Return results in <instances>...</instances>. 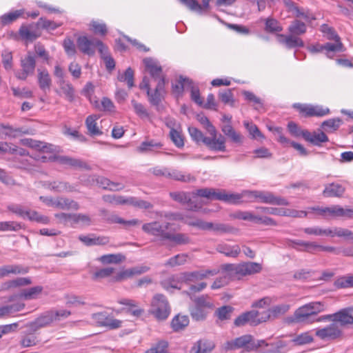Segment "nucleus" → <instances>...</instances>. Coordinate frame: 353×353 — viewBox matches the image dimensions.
<instances>
[{"instance_id":"1","label":"nucleus","mask_w":353,"mask_h":353,"mask_svg":"<svg viewBox=\"0 0 353 353\" xmlns=\"http://www.w3.org/2000/svg\"><path fill=\"white\" fill-rule=\"evenodd\" d=\"M188 132L192 140L196 143L202 142L210 150L220 152L226 150L225 140L222 135H220L218 138L216 136L208 137L201 130L194 127H189Z\"/></svg>"},{"instance_id":"2","label":"nucleus","mask_w":353,"mask_h":353,"mask_svg":"<svg viewBox=\"0 0 353 353\" xmlns=\"http://www.w3.org/2000/svg\"><path fill=\"white\" fill-rule=\"evenodd\" d=\"M324 305L321 302H311L297 308L294 316L288 319V322L308 323L312 316L324 310Z\"/></svg>"},{"instance_id":"3","label":"nucleus","mask_w":353,"mask_h":353,"mask_svg":"<svg viewBox=\"0 0 353 353\" xmlns=\"http://www.w3.org/2000/svg\"><path fill=\"white\" fill-rule=\"evenodd\" d=\"M194 305L190 307V313L193 320L204 321L209 312L213 307V304L208 296L202 295L192 299Z\"/></svg>"},{"instance_id":"4","label":"nucleus","mask_w":353,"mask_h":353,"mask_svg":"<svg viewBox=\"0 0 353 353\" xmlns=\"http://www.w3.org/2000/svg\"><path fill=\"white\" fill-rule=\"evenodd\" d=\"M165 83H162V81H161L160 83H157L154 92H152L150 88V81L147 77H144L142 82L139 85L141 89L146 90L149 102L152 105L156 106L158 110H160L161 108L160 103L164 98Z\"/></svg>"},{"instance_id":"5","label":"nucleus","mask_w":353,"mask_h":353,"mask_svg":"<svg viewBox=\"0 0 353 353\" xmlns=\"http://www.w3.org/2000/svg\"><path fill=\"white\" fill-rule=\"evenodd\" d=\"M305 234L316 236H329L343 237L345 240H353V232L348 229L340 227H334L333 228L321 229L319 227L305 228L303 229Z\"/></svg>"},{"instance_id":"6","label":"nucleus","mask_w":353,"mask_h":353,"mask_svg":"<svg viewBox=\"0 0 353 353\" xmlns=\"http://www.w3.org/2000/svg\"><path fill=\"white\" fill-rule=\"evenodd\" d=\"M193 194L197 196L204 197L209 199H216L225 203H235L239 199L237 195H229V193L224 190H216L214 188H201L196 190Z\"/></svg>"},{"instance_id":"7","label":"nucleus","mask_w":353,"mask_h":353,"mask_svg":"<svg viewBox=\"0 0 353 353\" xmlns=\"http://www.w3.org/2000/svg\"><path fill=\"white\" fill-rule=\"evenodd\" d=\"M170 222H160L153 221L144 223L142 225V230L148 235L155 236L161 241H166L169 231L168 230L171 226Z\"/></svg>"},{"instance_id":"8","label":"nucleus","mask_w":353,"mask_h":353,"mask_svg":"<svg viewBox=\"0 0 353 353\" xmlns=\"http://www.w3.org/2000/svg\"><path fill=\"white\" fill-rule=\"evenodd\" d=\"M151 313L159 321L165 320L170 313V307L165 296L156 294L151 303Z\"/></svg>"},{"instance_id":"9","label":"nucleus","mask_w":353,"mask_h":353,"mask_svg":"<svg viewBox=\"0 0 353 353\" xmlns=\"http://www.w3.org/2000/svg\"><path fill=\"white\" fill-rule=\"evenodd\" d=\"M100 216H101L102 218L108 223L121 224L125 229L139 225L141 223V221L137 219L126 221L114 212H110L105 209L100 210Z\"/></svg>"},{"instance_id":"10","label":"nucleus","mask_w":353,"mask_h":353,"mask_svg":"<svg viewBox=\"0 0 353 353\" xmlns=\"http://www.w3.org/2000/svg\"><path fill=\"white\" fill-rule=\"evenodd\" d=\"M143 63L146 70L150 75V79L148 78L150 83L155 81L158 83L161 81H162V83H165V78L163 74L162 68L156 60L151 58H145L143 59Z\"/></svg>"},{"instance_id":"11","label":"nucleus","mask_w":353,"mask_h":353,"mask_svg":"<svg viewBox=\"0 0 353 353\" xmlns=\"http://www.w3.org/2000/svg\"><path fill=\"white\" fill-rule=\"evenodd\" d=\"M258 210L261 212L269 214H274L278 216H290L294 218L306 217L307 215V212L303 210H296L292 209H284L277 208H268V207H258Z\"/></svg>"},{"instance_id":"12","label":"nucleus","mask_w":353,"mask_h":353,"mask_svg":"<svg viewBox=\"0 0 353 353\" xmlns=\"http://www.w3.org/2000/svg\"><path fill=\"white\" fill-rule=\"evenodd\" d=\"M315 334L321 340L330 341L341 337L343 332L339 325L333 322L323 328L316 330Z\"/></svg>"},{"instance_id":"13","label":"nucleus","mask_w":353,"mask_h":353,"mask_svg":"<svg viewBox=\"0 0 353 353\" xmlns=\"http://www.w3.org/2000/svg\"><path fill=\"white\" fill-rule=\"evenodd\" d=\"M21 66L22 71L16 74L17 77L21 80H26L28 76L32 75L36 67L35 56L28 52L27 55L21 59Z\"/></svg>"},{"instance_id":"14","label":"nucleus","mask_w":353,"mask_h":353,"mask_svg":"<svg viewBox=\"0 0 353 353\" xmlns=\"http://www.w3.org/2000/svg\"><path fill=\"white\" fill-rule=\"evenodd\" d=\"M49 160L50 161H57L61 165H68L70 168L91 170L90 166L86 162L68 156L54 154L49 157Z\"/></svg>"},{"instance_id":"15","label":"nucleus","mask_w":353,"mask_h":353,"mask_svg":"<svg viewBox=\"0 0 353 353\" xmlns=\"http://www.w3.org/2000/svg\"><path fill=\"white\" fill-rule=\"evenodd\" d=\"M288 12H291L296 18L301 17L307 23L316 20V17L310 10L299 8L296 4L291 0H283Z\"/></svg>"},{"instance_id":"16","label":"nucleus","mask_w":353,"mask_h":353,"mask_svg":"<svg viewBox=\"0 0 353 353\" xmlns=\"http://www.w3.org/2000/svg\"><path fill=\"white\" fill-rule=\"evenodd\" d=\"M251 340L252 335L245 334L234 340L226 341L223 344V349L228 351L244 348L247 352H251Z\"/></svg>"},{"instance_id":"17","label":"nucleus","mask_w":353,"mask_h":353,"mask_svg":"<svg viewBox=\"0 0 353 353\" xmlns=\"http://www.w3.org/2000/svg\"><path fill=\"white\" fill-rule=\"evenodd\" d=\"M92 319L100 326L109 329H117L121 326V321L114 319L105 312L92 314Z\"/></svg>"},{"instance_id":"18","label":"nucleus","mask_w":353,"mask_h":353,"mask_svg":"<svg viewBox=\"0 0 353 353\" xmlns=\"http://www.w3.org/2000/svg\"><path fill=\"white\" fill-rule=\"evenodd\" d=\"M256 201L276 205H289V201L284 197L274 195L268 191L258 190Z\"/></svg>"},{"instance_id":"19","label":"nucleus","mask_w":353,"mask_h":353,"mask_svg":"<svg viewBox=\"0 0 353 353\" xmlns=\"http://www.w3.org/2000/svg\"><path fill=\"white\" fill-rule=\"evenodd\" d=\"M330 317L332 318L334 323H339L343 327L353 325V307L341 309L337 312L332 314Z\"/></svg>"},{"instance_id":"20","label":"nucleus","mask_w":353,"mask_h":353,"mask_svg":"<svg viewBox=\"0 0 353 353\" xmlns=\"http://www.w3.org/2000/svg\"><path fill=\"white\" fill-rule=\"evenodd\" d=\"M99 39L97 38L89 39L86 36H81L77 39V46L79 50L85 54L93 56L95 54V48Z\"/></svg>"},{"instance_id":"21","label":"nucleus","mask_w":353,"mask_h":353,"mask_svg":"<svg viewBox=\"0 0 353 353\" xmlns=\"http://www.w3.org/2000/svg\"><path fill=\"white\" fill-rule=\"evenodd\" d=\"M219 272L216 270H199L190 272H184L181 274V279L188 283L203 280L208 276L216 275Z\"/></svg>"},{"instance_id":"22","label":"nucleus","mask_w":353,"mask_h":353,"mask_svg":"<svg viewBox=\"0 0 353 353\" xmlns=\"http://www.w3.org/2000/svg\"><path fill=\"white\" fill-rule=\"evenodd\" d=\"M236 275L245 276L259 273L262 270V266L256 262H245L236 265Z\"/></svg>"},{"instance_id":"23","label":"nucleus","mask_w":353,"mask_h":353,"mask_svg":"<svg viewBox=\"0 0 353 353\" xmlns=\"http://www.w3.org/2000/svg\"><path fill=\"white\" fill-rule=\"evenodd\" d=\"M19 34L23 39L30 42H32L41 35L37 24L21 26Z\"/></svg>"},{"instance_id":"24","label":"nucleus","mask_w":353,"mask_h":353,"mask_svg":"<svg viewBox=\"0 0 353 353\" xmlns=\"http://www.w3.org/2000/svg\"><path fill=\"white\" fill-rule=\"evenodd\" d=\"M78 239L86 246L104 245L110 242L108 236H97L95 234L79 235Z\"/></svg>"},{"instance_id":"25","label":"nucleus","mask_w":353,"mask_h":353,"mask_svg":"<svg viewBox=\"0 0 353 353\" xmlns=\"http://www.w3.org/2000/svg\"><path fill=\"white\" fill-rule=\"evenodd\" d=\"M43 290V288L41 285L23 289L18 295L11 296L9 300L11 301H14L17 296L24 300L37 299L41 294Z\"/></svg>"},{"instance_id":"26","label":"nucleus","mask_w":353,"mask_h":353,"mask_svg":"<svg viewBox=\"0 0 353 353\" xmlns=\"http://www.w3.org/2000/svg\"><path fill=\"white\" fill-rule=\"evenodd\" d=\"M277 38L279 42L285 45L288 48H294L304 46V43L301 38L291 34L290 35L279 34H277Z\"/></svg>"},{"instance_id":"27","label":"nucleus","mask_w":353,"mask_h":353,"mask_svg":"<svg viewBox=\"0 0 353 353\" xmlns=\"http://www.w3.org/2000/svg\"><path fill=\"white\" fill-rule=\"evenodd\" d=\"M214 347L215 344L212 341L202 339L193 345L190 353H211Z\"/></svg>"},{"instance_id":"28","label":"nucleus","mask_w":353,"mask_h":353,"mask_svg":"<svg viewBox=\"0 0 353 353\" xmlns=\"http://www.w3.org/2000/svg\"><path fill=\"white\" fill-rule=\"evenodd\" d=\"M54 322V317L51 310L47 311L41 314L33 322L31 323L30 326L34 330L39 328L44 327L51 325Z\"/></svg>"},{"instance_id":"29","label":"nucleus","mask_w":353,"mask_h":353,"mask_svg":"<svg viewBox=\"0 0 353 353\" xmlns=\"http://www.w3.org/2000/svg\"><path fill=\"white\" fill-rule=\"evenodd\" d=\"M303 139L314 145L321 146L322 143L329 141L327 136L323 132H310L305 130L303 133Z\"/></svg>"},{"instance_id":"30","label":"nucleus","mask_w":353,"mask_h":353,"mask_svg":"<svg viewBox=\"0 0 353 353\" xmlns=\"http://www.w3.org/2000/svg\"><path fill=\"white\" fill-rule=\"evenodd\" d=\"M216 250L228 257L236 258L241 253V248L239 245H230L225 243H219Z\"/></svg>"},{"instance_id":"31","label":"nucleus","mask_w":353,"mask_h":353,"mask_svg":"<svg viewBox=\"0 0 353 353\" xmlns=\"http://www.w3.org/2000/svg\"><path fill=\"white\" fill-rule=\"evenodd\" d=\"M37 79L38 84L40 89L47 93L50 91L52 85V79L48 70L46 69H37Z\"/></svg>"},{"instance_id":"32","label":"nucleus","mask_w":353,"mask_h":353,"mask_svg":"<svg viewBox=\"0 0 353 353\" xmlns=\"http://www.w3.org/2000/svg\"><path fill=\"white\" fill-rule=\"evenodd\" d=\"M326 216L331 217H352L353 210L344 209L339 205H333L332 207H326Z\"/></svg>"},{"instance_id":"33","label":"nucleus","mask_w":353,"mask_h":353,"mask_svg":"<svg viewBox=\"0 0 353 353\" xmlns=\"http://www.w3.org/2000/svg\"><path fill=\"white\" fill-rule=\"evenodd\" d=\"M163 144L161 142L157 141L154 139H148L143 141L137 148V151L141 153H147L151 152H156L161 149Z\"/></svg>"},{"instance_id":"34","label":"nucleus","mask_w":353,"mask_h":353,"mask_svg":"<svg viewBox=\"0 0 353 353\" xmlns=\"http://www.w3.org/2000/svg\"><path fill=\"white\" fill-rule=\"evenodd\" d=\"M59 86V91L56 92L59 95H64L65 98L72 102L74 99V89L72 85L68 81H61L57 83Z\"/></svg>"},{"instance_id":"35","label":"nucleus","mask_w":353,"mask_h":353,"mask_svg":"<svg viewBox=\"0 0 353 353\" xmlns=\"http://www.w3.org/2000/svg\"><path fill=\"white\" fill-rule=\"evenodd\" d=\"M345 192V188L338 183H330L325 186L323 194L327 197H341Z\"/></svg>"},{"instance_id":"36","label":"nucleus","mask_w":353,"mask_h":353,"mask_svg":"<svg viewBox=\"0 0 353 353\" xmlns=\"http://www.w3.org/2000/svg\"><path fill=\"white\" fill-rule=\"evenodd\" d=\"M221 130L232 142L238 144L242 143L243 139V136L239 132H236L230 123L223 125L221 127Z\"/></svg>"},{"instance_id":"37","label":"nucleus","mask_w":353,"mask_h":353,"mask_svg":"<svg viewBox=\"0 0 353 353\" xmlns=\"http://www.w3.org/2000/svg\"><path fill=\"white\" fill-rule=\"evenodd\" d=\"M28 272L26 268H23L21 266L17 265H4L0 268V278L8 276L10 274H25Z\"/></svg>"},{"instance_id":"38","label":"nucleus","mask_w":353,"mask_h":353,"mask_svg":"<svg viewBox=\"0 0 353 353\" xmlns=\"http://www.w3.org/2000/svg\"><path fill=\"white\" fill-rule=\"evenodd\" d=\"M32 283V281L29 278L19 277L13 280L8 281L1 285V290H8L20 286L28 285Z\"/></svg>"},{"instance_id":"39","label":"nucleus","mask_w":353,"mask_h":353,"mask_svg":"<svg viewBox=\"0 0 353 353\" xmlns=\"http://www.w3.org/2000/svg\"><path fill=\"white\" fill-rule=\"evenodd\" d=\"M99 118V116L92 114L88 116L85 120V125L88 132L92 136H98L102 134V132L99 130L97 125V121Z\"/></svg>"},{"instance_id":"40","label":"nucleus","mask_w":353,"mask_h":353,"mask_svg":"<svg viewBox=\"0 0 353 353\" xmlns=\"http://www.w3.org/2000/svg\"><path fill=\"white\" fill-rule=\"evenodd\" d=\"M288 30L290 34L298 37L306 32L307 27L305 23L300 20L295 19L291 22Z\"/></svg>"},{"instance_id":"41","label":"nucleus","mask_w":353,"mask_h":353,"mask_svg":"<svg viewBox=\"0 0 353 353\" xmlns=\"http://www.w3.org/2000/svg\"><path fill=\"white\" fill-rule=\"evenodd\" d=\"M189 324V318L187 315L178 314L173 318L171 326L174 331L179 332L183 330Z\"/></svg>"},{"instance_id":"42","label":"nucleus","mask_w":353,"mask_h":353,"mask_svg":"<svg viewBox=\"0 0 353 353\" xmlns=\"http://www.w3.org/2000/svg\"><path fill=\"white\" fill-rule=\"evenodd\" d=\"M167 240L176 245H186L191 242V239L187 234L169 232Z\"/></svg>"},{"instance_id":"43","label":"nucleus","mask_w":353,"mask_h":353,"mask_svg":"<svg viewBox=\"0 0 353 353\" xmlns=\"http://www.w3.org/2000/svg\"><path fill=\"white\" fill-rule=\"evenodd\" d=\"M254 313L251 311L244 312L239 315L234 321V324L236 327H241L246 324H250L252 326H254Z\"/></svg>"},{"instance_id":"44","label":"nucleus","mask_w":353,"mask_h":353,"mask_svg":"<svg viewBox=\"0 0 353 353\" xmlns=\"http://www.w3.org/2000/svg\"><path fill=\"white\" fill-rule=\"evenodd\" d=\"M290 310V305L279 304L274 305L268 310L271 320H274L284 315Z\"/></svg>"},{"instance_id":"45","label":"nucleus","mask_w":353,"mask_h":353,"mask_svg":"<svg viewBox=\"0 0 353 353\" xmlns=\"http://www.w3.org/2000/svg\"><path fill=\"white\" fill-rule=\"evenodd\" d=\"M189 259L188 254H179L170 258L165 263V266L174 268L184 265Z\"/></svg>"},{"instance_id":"46","label":"nucleus","mask_w":353,"mask_h":353,"mask_svg":"<svg viewBox=\"0 0 353 353\" xmlns=\"http://www.w3.org/2000/svg\"><path fill=\"white\" fill-rule=\"evenodd\" d=\"M168 178L185 183L194 181L196 180L195 177L190 174L183 173L179 170L169 171Z\"/></svg>"},{"instance_id":"47","label":"nucleus","mask_w":353,"mask_h":353,"mask_svg":"<svg viewBox=\"0 0 353 353\" xmlns=\"http://www.w3.org/2000/svg\"><path fill=\"white\" fill-rule=\"evenodd\" d=\"M119 303L121 305H128V306L130 307L127 310V312L130 313V314H132L134 316H139L143 312V310L137 307L136 301H134L132 299H123L119 301Z\"/></svg>"},{"instance_id":"48","label":"nucleus","mask_w":353,"mask_h":353,"mask_svg":"<svg viewBox=\"0 0 353 353\" xmlns=\"http://www.w3.org/2000/svg\"><path fill=\"white\" fill-rule=\"evenodd\" d=\"M234 307L230 305H223L215 311V315L220 321H225L231 319Z\"/></svg>"},{"instance_id":"49","label":"nucleus","mask_w":353,"mask_h":353,"mask_svg":"<svg viewBox=\"0 0 353 353\" xmlns=\"http://www.w3.org/2000/svg\"><path fill=\"white\" fill-rule=\"evenodd\" d=\"M258 190H244L241 194L229 193V195H237L239 199H236L235 203H229L230 204H239L242 203L241 199L247 197L250 202L256 201Z\"/></svg>"},{"instance_id":"50","label":"nucleus","mask_w":353,"mask_h":353,"mask_svg":"<svg viewBox=\"0 0 353 353\" xmlns=\"http://www.w3.org/2000/svg\"><path fill=\"white\" fill-rule=\"evenodd\" d=\"M342 123V120L339 118L330 119L324 121L321 127L327 132H331L337 130Z\"/></svg>"},{"instance_id":"51","label":"nucleus","mask_w":353,"mask_h":353,"mask_svg":"<svg viewBox=\"0 0 353 353\" xmlns=\"http://www.w3.org/2000/svg\"><path fill=\"white\" fill-rule=\"evenodd\" d=\"M102 199L104 202L112 205H125L128 203V198L121 195H103Z\"/></svg>"},{"instance_id":"52","label":"nucleus","mask_w":353,"mask_h":353,"mask_svg":"<svg viewBox=\"0 0 353 353\" xmlns=\"http://www.w3.org/2000/svg\"><path fill=\"white\" fill-rule=\"evenodd\" d=\"M26 219L43 224H48L50 222V219L48 216H43L37 211L31 210L30 209L28 210Z\"/></svg>"},{"instance_id":"53","label":"nucleus","mask_w":353,"mask_h":353,"mask_svg":"<svg viewBox=\"0 0 353 353\" xmlns=\"http://www.w3.org/2000/svg\"><path fill=\"white\" fill-rule=\"evenodd\" d=\"M127 205H130L141 209H150L153 207L151 203L136 197H128Z\"/></svg>"},{"instance_id":"54","label":"nucleus","mask_w":353,"mask_h":353,"mask_svg":"<svg viewBox=\"0 0 353 353\" xmlns=\"http://www.w3.org/2000/svg\"><path fill=\"white\" fill-rule=\"evenodd\" d=\"M219 98L224 104H228L232 107L234 105V97L230 89L220 91L219 92Z\"/></svg>"},{"instance_id":"55","label":"nucleus","mask_w":353,"mask_h":353,"mask_svg":"<svg viewBox=\"0 0 353 353\" xmlns=\"http://www.w3.org/2000/svg\"><path fill=\"white\" fill-rule=\"evenodd\" d=\"M252 312L254 313L255 314L253 319V321H255L254 322V326L271 320L268 310L262 312L252 310Z\"/></svg>"},{"instance_id":"56","label":"nucleus","mask_w":353,"mask_h":353,"mask_svg":"<svg viewBox=\"0 0 353 353\" xmlns=\"http://www.w3.org/2000/svg\"><path fill=\"white\" fill-rule=\"evenodd\" d=\"M192 84V81L188 78H183L180 77L178 82L172 85V90L174 92L181 93L183 89L188 88Z\"/></svg>"},{"instance_id":"57","label":"nucleus","mask_w":353,"mask_h":353,"mask_svg":"<svg viewBox=\"0 0 353 353\" xmlns=\"http://www.w3.org/2000/svg\"><path fill=\"white\" fill-rule=\"evenodd\" d=\"M131 104L133 107L134 111L136 113L137 115H138L141 119H145L149 117V114L145 108V106L141 103L137 101L134 99H132L131 101Z\"/></svg>"},{"instance_id":"58","label":"nucleus","mask_w":353,"mask_h":353,"mask_svg":"<svg viewBox=\"0 0 353 353\" xmlns=\"http://www.w3.org/2000/svg\"><path fill=\"white\" fill-rule=\"evenodd\" d=\"M55 205L61 209L78 208V203L72 200L59 198L55 202Z\"/></svg>"},{"instance_id":"59","label":"nucleus","mask_w":353,"mask_h":353,"mask_svg":"<svg viewBox=\"0 0 353 353\" xmlns=\"http://www.w3.org/2000/svg\"><path fill=\"white\" fill-rule=\"evenodd\" d=\"M119 81L121 82L126 81L128 86L131 88L134 86V72L131 68L126 69L125 72L119 74L118 77Z\"/></svg>"},{"instance_id":"60","label":"nucleus","mask_w":353,"mask_h":353,"mask_svg":"<svg viewBox=\"0 0 353 353\" xmlns=\"http://www.w3.org/2000/svg\"><path fill=\"white\" fill-rule=\"evenodd\" d=\"M265 30L266 32L274 33L282 31L283 28L277 20L274 19H267Z\"/></svg>"},{"instance_id":"61","label":"nucleus","mask_w":353,"mask_h":353,"mask_svg":"<svg viewBox=\"0 0 353 353\" xmlns=\"http://www.w3.org/2000/svg\"><path fill=\"white\" fill-rule=\"evenodd\" d=\"M21 229V223L16 221H1L0 222V231H18Z\"/></svg>"},{"instance_id":"62","label":"nucleus","mask_w":353,"mask_h":353,"mask_svg":"<svg viewBox=\"0 0 353 353\" xmlns=\"http://www.w3.org/2000/svg\"><path fill=\"white\" fill-rule=\"evenodd\" d=\"M124 259L123 256L120 254H105L100 257L99 260L102 263H118Z\"/></svg>"},{"instance_id":"63","label":"nucleus","mask_w":353,"mask_h":353,"mask_svg":"<svg viewBox=\"0 0 353 353\" xmlns=\"http://www.w3.org/2000/svg\"><path fill=\"white\" fill-rule=\"evenodd\" d=\"M91 30L97 34L104 36L108 32L107 26L104 23H99L97 21H92L90 24Z\"/></svg>"},{"instance_id":"64","label":"nucleus","mask_w":353,"mask_h":353,"mask_svg":"<svg viewBox=\"0 0 353 353\" xmlns=\"http://www.w3.org/2000/svg\"><path fill=\"white\" fill-rule=\"evenodd\" d=\"M95 107L99 110L108 112H113L115 108L113 102L107 97H103L101 99L100 105L96 101Z\"/></svg>"}]
</instances>
